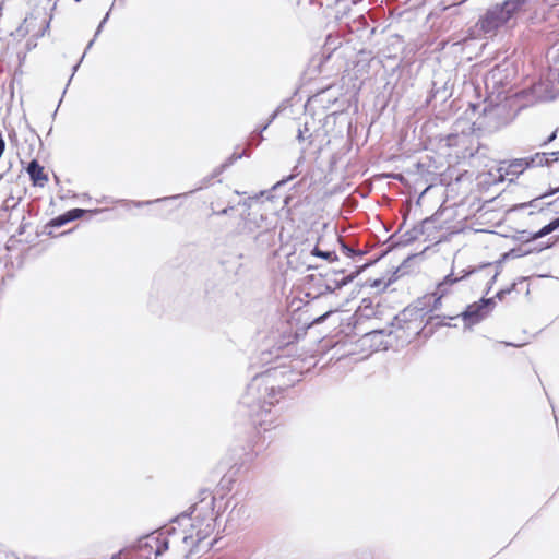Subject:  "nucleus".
<instances>
[{"label": "nucleus", "instance_id": "13d9d810", "mask_svg": "<svg viewBox=\"0 0 559 559\" xmlns=\"http://www.w3.org/2000/svg\"><path fill=\"white\" fill-rule=\"evenodd\" d=\"M314 0H309L310 3H313Z\"/></svg>", "mask_w": 559, "mask_h": 559}, {"label": "nucleus", "instance_id": "423d86ee", "mask_svg": "<svg viewBox=\"0 0 559 559\" xmlns=\"http://www.w3.org/2000/svg\"><path fill=\"white\" fill-rule=\"evenodd\" d=\"M509 111L506 105L490 104L484 107L481 115L474 124L487 132H495L509 123Z\"/></svg>", "mask_w": 559, "mask_h": 559}, {"label": "nucleus", "instance_id": "ddd939ff", "mask_svg": "<svg viewBox=\"0 0 559 559\" xmlns=\"http://www.w3.org/2000/svg\"><path fill=\"white\" fill-rule=\"evenodd\" d=\"M451 86H449V81H439L433 80L431 84V90L426 99V104H430L432 100H438L440 103L445 102L451 96Z\"/></svg>", "mask_w": 559, "mask_h": 559}, {"label": "nucleus", "instance_id": "dca6fc26", "mask_svg": "<svg viewBox=\"0 0 559 559\" xmlns=\"http://www.w3.org/2000/svg\"><path fill=\"white\" fill-rule=\"evenodd\" d=\"M312 136L313 133L310 131L308 122H305L302 126H298L296 139L299 144H305L301 150L302 153H305L306 150L312 145Z\"/></svg>", "mask_w": 559, "mask_h": 559}, {"label": "nucleus", "instance_id": "cd10ccee", "mask_svg": "<svg viewBox=\"0 0 559 559\" xmlns=\"http://www.w3.org/2000/svg\"><path fill=\"white\" fill-rule=\"evenodd\" d=\"M540 200H543V199L540 197H537V198L531 200L530 202H524V203L516 204L513 210H523L525 207L537 209L538 207V202Z\"/></svg>", "mask_w": 559, "mask_h": 559}, {"label": "nucleus", "instance_id": "c9c22d12", "mask_svg": "<svg viewBox=\"0 0 559 559\" xmlns=\"http://www.w3.org/2000/svg\"><path fill=\"white\" fill-rule=\"evenodd\" d=\"M213 179H214V178H212V174H211L210 176L204 177V178L202 179V183H201V186H200V187H198L197 189H194V190L190 191L189 193H192V192H194V191H197V190H201L202 188L207 187V186L211 183V181H212Z\"/></svg>", "mask_w": 559, "mask_h": 559}, {"label": "nucleus", "instance_id": "c756f323", "mask_svg": "<svg viewBox=\"0 0 559 559\" xmlns=\"http://www.w3.org/2000/svg\"><path fill=\"white\" fill-rule=\"evenodd\" d=\"M19 201H20V199L15 200V198L13 195L8 197L3 202L2 210L9 211V210L16 207V205L19 204Z\"/></svg>", "mask_w": 559, "mask_h": 559}, {"label": "nucleus", "instance_id": "a19ab883", "mask_svg": "<svg viewBox=\"0 0 559 559\" xmlns=\"http://www.w3.org/2000/svg\"><path fill=\"white\" fill-rule=\"evenodd\" d=\"M331 312L332 311H328V312L323 313L322 316L316 318L312 323H321V322H323L330 316Z\"/></svg>", "mask_w": 559, "mask_h": 559}, {"label": "nucleus", "instance_id": "603ef678", "mask_svg": "<svg viewBox=\"0 0 559 559\" xmlns=\"http://www.w3.org/2000/svg\"><path fill=\"white\" fill-rule=\"evenodd\" d=\"M23 231H24V228H23V227H20V229H19V235H22V234H23Z\"/></svg>", "mask_w": 559, "mask_h": 559}, {"label": "nucleus", "instance_id": "a211bd4d", "mask_svg": "<svg viewBox=\"0 0 559 559\" xmlns=\"http://www.w3.org/2000/svg\"><path fill=\"white\" fill-rule=\"evenodd\" d=\"M424 228L421 226H414L409 230L405 231L400 236L397 245L400 246H408L423 235Z\"/></svg>", "mask_w": 559, "mask_h": 559}, {"label": "nucleus", "instance_id": "4c0bfd02", "mask_svg": "<svg viewBox=\"0 0 559 559\" xmlns=\"http://www.w3.org/2000/svg\"><path fill=\"white\" fill-rule=\"evenodd\" d=\"M231 210H234V206H227L221 211L213 210L212 215H217V216L227 215L229 213V211H231Z\"/></svg>", "mask_w": 559, "mask_h": 559}, {"label": "nucleus", "instance_id": "864d4df0", "mask_svg": "<svg viewBox=\"0 0 559 559\" xmlns=\"http://www.w3.org/2000/svg\"><path fill=\"white\" fill-rule=\"evenodd\" d=\"M506 345H508V346H518L516 344H513V343H506Z\"/></svg>", "mask_w": 559, "mask_h": 559}, {"label": "nucleus", "instance_id": "72a5a7b5", "mask_svg": "<svg viewBox=\"0 0 559 559\" xmlns=\"http://www.w3.org/2000/svg\"><path fill=\"white\" fill-rule=\"evenodd\" d=\"M262 141L263 135L262 133L260 134V129H258L252 133L251 139L249 141V145L258 146Z\"/></svg>", "mask_w": 559, "mask_h": 559}, {"label": "nucleus", "instance_id": "9d476101", "mask_svg": "<svg viewBox=\"0 0 559 559\" xmlns=\"http://www.w3.org/2000/svg\"><path fill=\"white\" fill-rule=\"evenodd\" d=\"M511 83L510 73L508 67L504 64L496 66L485 78L486 88L490 86L497 91L498 94L501 92L499 87H507Z\"/></svg>", "mask_w": 559, "mask_h": 559}, {"label": "nucleus", "instance_id": "39448f33", "mask_svg": "<svg viewBox=\"0 0 559 559\" xmlns=\"http://www.w3.org/2000/svg\"><path fill=\"white\" fill-rule=\"evenodd\" d=\"M239 235L252 236L259 248H269L274 243L275 233L272 223L263 214L248 212L238 224Z\"/></svg>", "mask_w": 559, "mask_h": 559}, {"label": "nucleus", "instance_id": "37998d69", "mask_svg": "<svg viewBox=\"0 0 559 559\" xmlns=\"http://www.w3.org/2000/svg\"><path fill=\"white\" fill-rule=\"evenodd\" d=\"M4 150H5V142L2 138V135L0 134V158L2 157Z\"/></svg>", "mask_w": 559, "mask_h": 559}, {"label": "nucleus", "instance_id": "c85d7f7f", "mask_svg": "<svg viewBox=\"0 0 559 559\" xmlns=\"http://www.w3.org/2000/svg\"><path fill=\"white\" fill-rule=\"evenodd\" d=\"M531 237H533V234H531L530 231L520 230L516 233L514 238H515V240L521 241V242H530V241L534 240Z\"/></svg>", "mask_w": 559, "mask_h": 559}, {"label": "nucleus", "instance_id": "2f4dec72", "mask_svg": "<svg viewBox=\"0 0 559 559\" xmlns=\"http://www.w3.org/2000/svg\"><path fill=\"white\" fill-rule=\"evenodd\" d=\"M515 287H516V283H513L510 287H507V288H503V289H500L499 292H497L493 298L502 300L506 297V295H508L512 290H514Z\"/></svg>", "mask_w": 559, "mask_h": 559}, {"label": "nucleus", "instance_id": "4d7b16f0", "mask_svg": "<svg viewBox=\"0 0 559 559\" xmlns=\"http://www.w3.org/2000/svg\"><path fill=\"white\" fill-rule=\"evenodd\" d=\"M544 211V207H539L537 212H543Z\"/></svg>", "mask_w": 559, "mask_h": 559}, {"label": "nucleus", "instance_id": "4be33fe9", "mask_svg": "<svg viewBox=\"0 0 559 559\" xmlns=\"http://www.w3.org/2000/svg\"><path fill=\"white\" fill-rule=\"evenodd\" d=\"M102 212V210H84V209H79V207H75V209H71L67 212H64L68 216V219L69 222H73V221H76L79 218H82L85 214L90 213V214H97Z\"/></svg>", "mask_w": 559, "mask_h": 559}, {"label": "nucleus", "instance_id": "aec40b11", "mask_svg": "<svg viewBox=\"0 0 559 559\" xmlns=\"http://www.w3.org/2000/svg\"><path fill=\"white\" fill-rule=\"evenodd\" d=\"M70 223L69 219H68V216L66 213L63 214H60L58 216H56L55 218L50 219L46 226H45V230L44 233L47 234L48 236H52V228H59V227H62L63 225Z\"/></svg>", "mask_w": 559, "mask_h": 559}, {"label": "nucleus", "instance_id": "e433bc0d", "mask_svg": "<svg viewBox=\"0 0 559 559\" xmlns=\"http://www.w3.org/2000/svg\"><path fill=\"white\" fill-rule=\"evenodd\" d=\"M557 132H558V130H557V129H556L555 131H552V132L550 133V135H549V136H548V138H547V139H546L542 144H540V146H546V145H548L549 143H551L552 141H555V140H556V138H557Z\"/></svg>", "mask_w": 559, "mask_h": 559}, {"label": "nucleus", "instance_id": "6e6552de", "mask_svg": "<svg viewBox=\"0 0 559 559\" xmlns=\"http://www.w3.org/2000/svg\"><path fill=\"white\" fill-rule=\"evenodd\" d=\"M495 307V298L481 297L478 301L468 305L459 317L464 321L465 328H472L485 320Z\"/></svg>", "mask_w": 559, "mask_h": 559}, {"label": "nucleus", "instance_id": "a18cd8bd", "mask_svg": "<svg viewBox=\"0 0 559 559\" xmlns=\"http://www.w3.org/2000/svg\"><path fill=\"white\" fill-rule=\"evenodd\" d=\"M550 165L559 159L558 156H549Z\"/></svg>", "mask_w": 559, "mask_h": 559}, {"label": "nucleus", "instance_id": "79ce46f5", "mask_svg": "<svg viewBox=\"0 0 559 559\" xmlns=\"http://www.w3.org/2000/svg\"><path fill=\"white\" fill-rule=\"evenodd\" d=\"M549 224H550V226H551V228H552V230H554V231H555L556 229H558V228H559V216H558L557 218H555V219L550 221V222H549Z\"/></svg>", "mask_w": 559, "mask_h": 559}, {"label": "nucleus", "instance_id": "473e14b6", "mask_svg": "<svg viewBox=\"0 0 559 559\" xmlns=\"http://www.w3.org/2000/svg\"><path fill=\"white\" fill-rule=\"evenodd\" d=\"M108 19H109V12H107V13H106V15L104 16V19L100 21V23H99V25H98V27H97V29H96V32H95L94 37H97V36L100 34L102 28L104 27V25L106 24V22H107V20H108ZM94 40H95V38H93V39L88 43V45H87V49L92 47V45L94 44Z\"/></svg>", "mask_w": 559, "mask_h": 559}, {"label": "nucleus", "instance_id": "f257e3e1", "mask_svg": "<svg viewBox=\"0 0 559 559\" xmlns=\"http://www.w3.org/2000/svg\"><path fill=\"white\" fill-rule=\"evenodd\" d=\"M215 497L210 489H201L199 500L192 504L189 512H182L158 531L142 536L136 543L111 559H158L169 546L177 542V524L182 527L180 542L187 546L199 547L215 530Z\"/></svg>", "mask_w": 559, "mask_h": 559}, {"label": "nucleus", "instance_id": "412c9836", "mask_svg": "<svg viewBox=\"0 0 559 559\" xmlns=\"http://www.w3.org/2000/svg\"><path fill=\"white\" fill-rule=\"evenodd\" d=\"M289 106V99H284L277 106V108L271 114L265 124L260 128V134L263 133L269 126L280 116L282 111H284Z\"/></svg>", "mask_w": 559, "mask_h": 559}, {"label": "nucleus", "instance_id": "a878e982", "mask_svg": "<svg viewBox=\"0 0 559 559\" xmlns=\"http://www.w3.org/2000/svg\"><path fill=\"white\" fill-rule=\"evenodd\" d=\"M304 155H301L299 158H298V164L293 168V173L287 176L286 178H283L282 180H280L278 182H276L274 186H273V189H277L278 187L285 185L286 182L293 180L296 176H298L300 174V171L298 170V167H299V164L301 162H304Z\"/></svg>", "mask_w": 559, "mask_h": 559}, {"label": "nucleus", "instance_id": "393cba45", "mask_svg": "<svg viewBox=\"0 0 559 559\" xmlns=\"http://www.w3.org/2000/svg\"><path fill=\"white\" fill-rule=\"evenodd\" d=\"M341 250L348 258H355V257L361 258L366 253L362 250L354 249L353 247H350L349 245H347L344 241H341Z\"/></svg>", "mask_w": 559, "mask_h": 559}, {"label": "nucleus", "instance_id": "2eb2a0df", "mask_svg": "<svg viewBox=\"0 0 559 559\" xmlns=\"http://www.w3.org/2000/svg\"><path fill=\"white\" fill-rule=\"evenodd\" d=\"M545 84L547 99H555L559 95V70H550Z\"/></svg>", "mask_w": 559, "mask_h": 559}, {"label": "nucleus", "instance_id": "3c124183", "mask_svg": "<svg viewBox=\"0 0 559 559\" xmlns=\"http://www.w3.org/2000/svg\"><path fill=\"white\" fill-rule=\"evenodd\" d=\"M79 66H80V62H79V63H76V64L73 67V72H75V71L78 70Z\"/></svg>", "mask_w": 559, "mask_h": 559}, {"label": "nucleus", "instance_id": "58836bf2", "mask_svg": "<svg viewBox=\"0 0 559 559\" xmlns=\"http://www.w3.org/2000/svg\"><path fill=\"white\" fill-rule=\"evenodd\" d=\"M558 192H559V187L558 188H549L546 192H544L539 197L542 199H545V198L551 197V195H554V194H556Z\"/></svg>", "mask_w": 559, "mask_h": 559}, {"label": "nucleus", "instance_id": "9b49d317", "mask_svg": "<svg viewBox=\"0 0 559 559\" xmlns=\"http://www.w3.org/2000/svg\"><path fill=\"white\" fill-rule=\"evenodd\" d=\"M389 329L372 330L364 335V342L369 343L374 350H386L393 347L394 337L388 336Z\"/></svg>", "mask_w": 559, "mask_h": 559}, {"label": "nucleus", "instance_id": "ea45409f", "mask_svg": "<svg viewBox=\"0 0 559 559\" xmlns=\"http://www.w3.org/2000/svg\"><path fill=\"white\" fill-rule=\"evenodd\" d=\"M526 253L527 252L522 253L521 249H512L509 251V253H507V257L519 258Z\"/></svg>", "mask_w": 559, "mask_h": 559}, {"label": "nucleus", "instance_id": "7c9ffc66", "mask_svg": "<svg viewBox=\"0 0 559 559\" xmlns=\"http://www.w3.org/2000/svg\"><path fill=\"white\" fill-rule=\"evenodd\" d=\"M309 281L311 282H314V289H316V296L317 297H320V296H323L324 294H320V288L321 289H324V282H319L317 278H318V275H309L308 276Z\"/></svg>", "mask_w": 559, "mask_h": 559}, {"label": "nucleus", "instance_id": "5701e85b", "mask_svg": "<svg viewBox=\"0 0 559 559\" xmlns=\"http://www.w3.org/2000/svg\"><path fill=\"white\" fill-rule=\"evenodd\" d=\"M311 254L324 259L329 262H334L338 260V257L335 251H324L317 246L311 250Z\"/></svg>", "mask_w": 559, "mask_h": 559}, {"label": "nucleus", "instance_id": "0eeeda50", "mask_svg": "<svg viewBox=\"0 0 559 559\" xmlns=\"http://www.w3.org/2000/svg\"><path fill=\"white\" fill-rule=\"evenodd\" d=\"M372 262L365 263L361 266H358L355 272L349 275H344V270H333L325 274H319L318 281L324 282V289L320 288V294H332L337 289L346 286L352 283L361 272H364L368 266H370Z\"/></svg>", "mask_w": 559, "mask_h": 559}, {"label": "nucleus", "instance_id": "f03ea898", "mask_svg": "<svg viewBox=\"0 0 559 559\" xmlns=\"http://www.w3.org/2000/svg\"><path fill=\"white\" fill-rule=\"evenodd\" d=\"M299 376L285 366H276L255 374L239 401L240 411L252 425L269 429L276 418L273 409L284 392L298 382Z\"/></svg>", "mask_w": 559, "mask_h": 559}, {"label": "nucleus", "instance_id": "b1692460", "mask_svg": "<svg viewBox=\"0 0 559 559\" xmlns=\"http://www.w3.org/2000/svg\"><path fill=\"white\" fill-rule=\"evenodd\" d=\"M188 193H180V194H175V195H170V197H164V198H158V199H155V200H148V201H134L133 204L134 206L136 207H142L144 205H150V204H153V203H159V202H165V201H169V200H175V199H178V198H182V197H186Z\"/></svg>", "mask_w": 559, "mask_h": 559}, {"label": "nucleus", "instance_id": "1a4fd4ad", "mask_svg": "<svg viewBox=\"0 0 559 559\" xmlns=\"http://www.w3.org/2000/svg\"><path fill=\"white\" fill-rule=\"evenodd\" d=\"M490 270H491V264L487 263V264H483L478 267H471L468 270H463L461 272V274L457 276H455L453 272L445 275L444 278L437 286L436 294H438L439 296L435 299L433 309H437L438 305L440 304L441 297L444 296L449 292V288L453 284L468 277L471 274L478 272V271L487 272V276H489Z\"/></svg>", "mask_w": 559, "mask_h": 559}, {"label": "nucleus", "instance_id": "f3484780", "mask_svg": "<svg viewBox=\"0 0 559 559\" xmlns=\"http://www.w3.org/2000/svg\"><path fill=\"white\" fill-rule=\"evenodd\" d=\"M245 156H249V154L246 151H242L241 153H233L223 164L217 166L212 171V178L218 177L221 174H223L228 167H230L238 159H241Z\"/></svg>", "mask_w": 559, "mask_h": 559}, {"label": "nucleus", "instance_id": "8fccbe9b", "mask_svg": "<svg viewBox=\"0 0 559 559\" xmlns=\"http://www.w3.org/2000/svg\"><path fill=\"white\" fill-rule=\"evenodd\" d=\"M379 285H380V281H376L372 286L378 287Z\"/></svg>", "mask_w": 559, "mask_h": 559}, {"label": "nucleus", "instance_id": "de8ad7c7", "mask_svg": "<svg viewBox=\"0 0 559 559\" xmlns=\"http://www.w3.org/2000/svg\"><path fill=\"white\" fill-rule=\"evenodd\" d=\"M549 155L550 156H558L559 157V150L556 151V152H550Z\"/></svg>", "mask_w": 559, "mask_h": 559}, {"label": "nucleus", "instance_id": "c03bdc74", "mask_svg": "<svg viewBox=\"0 0 559 559\" xmlns=\"http://www.w3.org/2000/svg\"><path fill=\"white\" fill-rule=\"evenodd\" d=\"M497 275H498V273L496 272V273L490 277V280H489V282H488V284H489V285H488V288H487L486 294H488V293H489V290L491 289V285H492V283L496 281Z\"/></svg>", "mask_w": 559, "mask_h": 559}, {"label": "nucleus", "instance_id": "4468645a", "mask_svg": "<svg viewBox=\"0 0 559 559\" xmlns=\"http://www.w3.org/2000/svg\"><path fill=\"white\" fill-rule=\"evenodd\" d=\"M26 171L34 186L44 187L48 182V176L44 173V167L37 159H32L28 163Z\"/></svg>", "mask_w": 559, "mask_h": 559}, {"label": "nucleus", "instance_id": "bb28decb", "mask_svg": "<svg viewBox=\"0 0 559 559\" xmlns=\"http://www.w3.org/2000/svg\"><path fill=\"white\" fill-rule=\"evenodd\" d=\"M554 230L550 226V224H546L545 226H543L539 230H537L536 233L533 234V237H531L532 239H539V238H543L549 234H551Z\"/></svg>", "mask_w": 559, "mask_h": 559}, {"label": "nucleus", "instance_id": "6e6d98bb", "mask_svg": "<svg viewBox=\"0 0 559 559\" xmlns=\"http://www.w3.org/2000/svg\"><path fill=\"white\" fill-rule=\"evenodd\" d=\"M4 174H0V181L3 179Z\"/></svg>", "mask_w": 559, "mask_h": 559}, {"label": "nucleus", "instance_id": "5fc2aeb1", "mask_svg": "<svg viewBox=\"0 0 559 559\" xmlns=\"http://www.w3.org/2000/svg\"><path fill=\"white\" fill-rule=\"evenodd\" d=\"M317 266H312V265H308L307 269L308 270H312V269H316Z\"/></svg>", "mask_w": 559, "mask_h": 559}, {"label": "nucleus", "instance_id": "f704fd0d", "mask_svg": "<svg viewBox=\"0 0 559 559\" xmlns=\"http://www.w3.org/2000/svg\"><path fill=\"white\" fill-rule=\"evenodd\" d=\"M213 179H214V178H212V174H211L210 176L204 177V178L202 179V183H201V186H200V187H198L197 189H194V190L190 191L189 193H192V192H194V191H197V190H201L202 188L207 187V186L211 183V181H212Z\"/></svg>", "mask_w": 559, "mask_h": 559}, {"label": "nucleus", "instance_id": "f8f14e48", "mask_svg": "<svg viewBox=\"0 0 559 559\" xmlns=\"http://www.w3.org/2000/svg\"><path fill=\"white\" fill-rule=\"evenodd\" d=\"M526 168H528V164L526 159L515 158L512 160H502L499 163L497 168L498 180L503 181L508 176L518 177L521 175Z\"/></svg>", "mask_w": 559, "mask_h": 559}, {"label": "nucleus", "instance_id": "49530a36", "mask_svg": "<svg viewBox=\"0 0 559 559\" xmlns=\"http://www.w3.org/2000/svg\"><path fill=\"white\" fill-rule=\"evenodd\" d=\"M558 200H559V199H556V200H554V201H551V202H548V203L546 204V206L548 207V206L554 205L555 203H557V202H558Z\"/></svg>", "mask_w": 559, "mask_h": 559}, {"label": "nucleus", "instance_id": "7ed1b4c3", "mask_svg": "<svg viewBox=\"0 0 559 559\" xmlns=\"http://www.w3.org/2000/svg\"><path fill=\"white\" fill-rule=\"evenodd\" d=\"M432 310L418 306L405 308L393 318L388 336L394 337L395 346H404L417 336L430 337L436 329L445 325L439 316L429 314Z\"/></svg>", "mask_w": 559, "mask_h": 559}, {"label": "nucleus", "instance_id": "6ab92c4d", "mask_svg": "<svg viewBox=\"0 0 559 559\" xmlns=\"http://www.w3.org/2000/svg\"><path fill=\"white\" fill-rule=\"evenodd\" d=\"M549 153H536L530 157H525L528 168L536 166H550Z\"/></svg>", "mask_w": 559, "mask_h": 559}, {"label": "nucleus", "instance_id": "09e8293b", "mask_svg": "<svg viewBox=\"0 0 559 559\" xmlns=\"http://www.w3.org/2000/svg\"><path fill=\"white\" fill-rule=\"evenodd\" d=\"M10 139H11V141L15 140L16 139V134L15 133L10 134Z\"/></svg>", "mask_w": 559, "mask_h": 559}, {"label": "nucleus", "instance_id": "20e7f679", "mask_svg": "<svg viewBox=\"0 0 559 559\" xmlns=\"http://www.w3.org/2000/svg\"><path fill=\"white\" fill-rule=\"evenodd\" d=\"M530 0H503L489 7L479 17L477 26L484 34H496L520 13L526 11Z\"/></svg>", "mask_w": 559, "mask_h": 559}]
</instances>
